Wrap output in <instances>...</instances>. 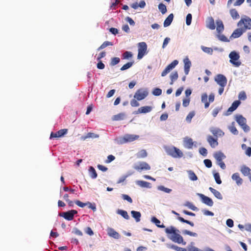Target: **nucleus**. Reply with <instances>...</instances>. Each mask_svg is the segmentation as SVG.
Here are the masks:
<instances>
[{
    "label": "nucleus",
    "instance_id": "obj_1",
    "mask_svg": "<svg viewBox=\"0 0 251 251\" xmlns=\"http://www.w3.org/2000/svg\"><path fill=\"white\" fill-rule=\"evenodd\" d=\"M165 232L167 234H172L169 237V238L174 242L178 244H183L185 245L186 243L183 242V237L178 233L179 231L176 229L174 226H171L169 227L166 228Z\"/></svg>",
    "mask_w": 251,
    "mask_h": 251
},
{
    "label": "nucleus",
    "instance_id": "obj_2",
    "mask_svg": "<svg viewBox=\"0 0 251 251\" xmlns=\"http://www.w3.org/2000/svg\"><path fill=\"white\" fill-rule=\"evenodd\" d=\"M229 62L234 67H238L241 65V62L239 60L240 55L235 51H231L229 54Z\"/></svg>",
    "mask_w": 251,
    "mask_h": 251
},
{
    "label": "nucleus",
    "instance_id": "obj_3",
    "mask_svg": "<svg viewBox=\"0 0 251 251\" xmlns=\"http://www.w3.org/2000/svg\"><path fill=\"white\" fill-rule=\"evenodd\" d=\"M137 59H141L147 53V45L144 42L139 43L138 44Z\"/></svg>",
    "mask_w": 251,
    "mask_h": 251
},
{
    "label": "nucleus",
    "instance_id": "obj_4",
    "mask_svg": "<svg viewBox=\"0 0 251 251\" xmlns=\"http://www.w3.org/2000/svg\"><path fill=\"white\" fill-rule=\"evenodd\" d=\"M244 25V27L242 28L244 30L246 31L248 29H251V19L249 17L246 18H242L238 23V26L241 27Z\"/></svg>",
    "mask_w": 251,
    "mask_h": 251
},
{
    "label": "nucleus",
    "instance_id": "obj_5",
    "mask_svg": "<svg viewBox=\"0 0 251 251\" xmlns=\"http://www.w3.org/2000/svg\"><path fill=\"white\" fill-rule=\"evenodd\" d=\"M77 213V211L76 210H71L67 212L60 213L59 216L68 221H71L74 219V215Z\"/></svg>",
    "mask_w": 251,
    "mask_h": 251
},
{
    "label": "nucleus",
    "instance_id": "obj_6",
    "mask_svg": "<svg viewBox=\"0 0 251 251\" xmlns=\"http://www.w3.org/2000/svg\"><path fill=\"white\" fill-rule=\"evenodd\" d=\"M148 95L147 91L143 89H138L134 94V98L138 100H141L144 99Z\"/></svg>",
    "mask_w": 251,
    "mask_h": 251
},
{
    "label": "nucleus",
    "instance_id": "obj_7",
    "mask_svg": "<svg viewBox=\"0 0 251 251\" xmlns=\"http://www.w3.org/2000/svg\"><path fill=\"white\" fill-rule=\"evenodd\" d=\"M178 61L177 60H174L171 63L169 64L161 73L162 76H166L178 64Z\"/></svg>",
    "mask_w": 251,
    "mask_h": 251
},
{
    "label": "nucleus",
    "instance_id": "obj_8",
    "mask_svg": "<svg viewBox=\"0 0 251 251\" xmlns=\"http://www.w3.org/2000/svg\"><path fill=\"white\" fill-rule=\"evenodd\" d=\"M215 81L220 86L225 87L227 83V80L225 76L219 74L215 78Z\"/></svg>",
    "mask_w": 251,
    "mask_h": 251
},
{
    "label": "nucleus",
    "instance_id": "obj_9",
    "mask_svg": "<svg viewBox=\"0 0 251 251\" xmlns=\"http://www.w3.org/2000/svg\"><path fill=\"white\" fill-rule=\"evenodd\" d=\"M134 168L138 171L142 170H150L151 169L150 166L146 162H140L138 165L134 166Z\"/></svg>",
    "mask_w": 251,
    "mask_h": 251
},
{
    "label": "nucleus",
    "instance_id": "obj_10",
    "mask_svg": "<svg viewBox=\"0 0 251 251\" xmlns=\"http://www.w3.org/2000/svg\"><path fill=\"white\" fill-rule=\"evenodd\" d=\"M139 138V135L126 134L123 136L122 140L123 141V143H127L133 142L135 140H138Z\"/></svg>",
    "mask_w": 251,
    "mask_h": 251
},
{
    "label": "nucleus",
    "instance_id": "obj_11",
    "mask_svg": "<svg viewBox=\"0 0 251 251\" xmlns=\"http://www.w3.org/2000/svg\"><path fill=\"white\" fill-rule=\"evenodd\" d=\"M67 132L68 129L66 128L60 129L55 133L52 132L50 135V139L62 137L67 134Z\"/></svg>",
    "mask_w": 251,
    "mask_h": 251
},
{
    "label": "nucleus",
    "instance_id": "obj_12",
    "mask_svg": "<svg viewBox=\"0 0 251 251\" xmlns=\"http://www.w3.org/2000/svg\"><path fill=\"white\" fill-rule=\"evenodd\" d=\"M199 196L201 198L202 202L206 205L209 206H212L213 205V201L211 198L202 194H199Z\"/></svg>",
    "mask_w": 251,
    "mask_h": 251
},
{
    "label": "nucleus",
    "instance_id": "obj_13",
    "mask_svg": "<svg viewBox=\"0 0 251 251\" xmlns=\"http://www.w3.org/2000/svg\"><path fill=\"white\" fill-rule=\"evenodd\" d=\"M210 132L212 134L216 137H222L225 134V133L219 128L212 127L210 129Z\"/></svg>",
    "mask_w": 251,
    "mask_h": 251
},
{
    "label": "nucleus",
    "instance_id": "obj_14",
    "mask_svg": "<svg viewBox=\"0 0 251 251\" xmlns=\"http://www.w3.org/2000/svg\"><path fill=\"white\" fill-rule=\"evenodd\" d=\"M152 107L150 106H142L138 108L137 111L135 112V114H138L140 113H147L152 110Z\"/></svg>",
    "mask_w": 251,
    "mask_h": 251
},
{
    "label": "nucleus",
    "instance_id": "obj_15",
    "mask_svg": "<svg viewBox=\"0 0 251 251\" xmlns=\"http://www.w3.org/2000/svg\"><path fill=\"white\" fill-rule=\"evenodd\" d=\"M207 141L209 143L210 146L212 148H215L218 145V142L217 139L214 138L211 135H208L207 137Z\"/></svg>",
    "mask_w": 251,
    "mask_h": 251
},
{
    "label": "nucleus",
    "instance_id": "obj_16",
    "mask_svg": "<svg viewBox=\"0 0 251 251\" xmlns=\"http://www.w3.org/2000/svg\"><path fill=\"white\" fill-rule=\"evenodd\" d=\"M246 31L243 28H236L231 34V37L234 38H237L241 36L242 34Z\"/></svg>",
    "mask_w": 251,
    "mask_h": 251
},
{
    "label": "nucleus",
    "instance_id": "obj_17",
    "mask_svg": "<svg viewBox=\"0 0 251 251\" xmlns=\"http://www.w3.org/2000/svg\"><path fill=\"white\" fill-rule=\"evenodd\" d=\"M172 213L174 214L175 215L177 216V219L181 222L186 223V224L190 225L191 226H194V224L193 222H192L188 220H185L183 218L180 217L179 214L178 213L176 212V211H175L174 210H172Z\"/></svg>",
    "mask_w": 251,
    "mask_h": 251
},
{
    "label": "nucleus",
    "instance_id": "obj_18",
    "mask_svg": "<svg viewBox=\"0 0 251 251\" xmlns=\"http://www.w3.org/2000/svg\"><path fill=\"white\" fill-rule=\"evenodd\" d=\"M235 118L236 121L240 126L246 124V119L244 118L242 115H236Z\"/></svg>",
    "mask_w": 251,
    "mask_h": 251
},
{
    "label": "nucleus",
    "instance_id": "obj_19",
    "mask_svg": "<svg viewBox=\"0 0 251 251\" xmlns=\"http://www.w3.org/2000/svg\"><path fill=\"white\" fill-rule=\"evenodd\" d=\"M184 72L186 75H187L189 74L190 68L191 66V61L188 58H185L184 59Z\"/></svg>",
    "mask_w": 251,
    "mask_h": 251
},
{
    "label": "nucleus",
    "instance_id": "obj_20",
    "mask_svg": "<svg viewBox=\"0 0 251 251\" xmlns=\"http://www.w3.org/2000/svg\"><path fill=\"white\" fill-rule=\"evenodd\" d=\"M193 140L189 137H186L184 139V145L187 149H192L193 146Z\"/></svg>",
    "mask_w": 251,
    "mask_h": 251
},
{
    "label": "nucleus",
    "instance_id": "obj_21",
    "mask_svg": "<svg viewBox=\"0 0 251 251\" xmlns=\"http://www.w3.org/2000/svg\"><path fill=\"white\" fill-rule=\"evenodd\" d=\"M232 178L235 180L238 185H240L243 183V179L240 177L238 173H234L232 176Z\"/></svg>",
    "mask_w": 251,
    "mask_h": 251
},
{
    "label": "nucleus",
    "instance_id": "obj_22",
    "mask_svg": "<svg viewBox=\"0 0 251 251\" xmlns=\"http://www.w3.org/2000/svg\"><path fill=\"white\" fill-rule=\"evenodd\" d=\"M217 27L216 30L218 33H220L224 30V25L223 22L221 20L216 21Z\"/></svg>",
    "mask_w": 251,
    "mask_h": 251
},
{
    "label": "nucleus",
    "instance_id": "obj_23",
    "mask_svg": "<svg viewBox=\"0 0 251 251\" xmlns=\"http://www.w3.org/2000/svg\"><path fill=\"white\" fill-rule=\"evenodd\" d=\"M108 234L115 239H119L120 236V234L112 228L108 229Z\"/></svg>",
    "mask_w": 251,
    "mask_h": 251
},
{
    "label": "nucleus",
    "instance_id": "obj_24",
    "mask_svg": "<svg viewBox=\"0 0 251 251\" xmlns=\"http://www.w3.org/2000/svg\"><path fill=\"white\" fill-rule=\"evenodd\" d=\"M174 18V15L173 14L171 13L170 14L167 18L165 19V20L164 22V26L167 27L169 26L172 23Z\"/></svg>",
    "mask_w": 251,
    "mask_h": 251
},
{
    "label": "nucleus",
    "instance_id": "obj_25",
    "mask_svg": "<svg viewBox=\"0 0 251 251\" xmlns=\"http://www.w3.org/2000/svg\"><path fill=\"white\" fill-rule=\"evenodd\" d=\"M99 137V135L98 134L92 132H89L87 133L86 135L82 136L81 137V139L82 140L84 141L88 138H98Z\"/></svg>",
    "mask_w": 251,
    "mask_h": 251
},
{
    "label": "nucleus",
    "instance_id": "obj_26",
    "mask_svg": "<svg viewBox=\"0 0 251 251\" xmlns=\"http://www.w3.org/2000/svg\"><path fill=\"white\" fill-rule=\"evenodd\" d=\"M178 77V74L176 71L173 72L170 75V78L171 81L170 82V85H173L175 81H176Z\"/></svg>",
    "mask_w": 251,
    "mask_h": 251
},
{
    "label": "nucleus",
    "instance_id": "obj_27",
    "mask_svg": "<svg viewBox=\"0 0 251 251\" xmlns=\"http://www.w3.org/2000/svg\"><path fill=\"white\" fill-rule=\"evenodd\" d=\"M214 157L216 159L217 162L223 160V159L226 158V156L224 155V154L221 151L215 152L214 154Z\"/></svg>",
    "mask_w": 251,
    "mask_h": 251
},
{
    "label": "nucleus",
    "instance_id": "obj_28",
    "mask_svg": "<svg viewBox=\"0 0 251 251\" xmlns=\"http://www.w3.org/2000/svg\"><path fill=\"white\" fill-rule=\"evenodd\" d=\"M242 174L245 176H249L251 175V170L247 166H243L240 170Z\"/></svg>",
    "mask_w": 251,
    "mask_h": 251
},
{
    "label": "nucleus",
    "instance_id": "obj_29",
    "mask_svg": "<svg viewBox=\"0 0 251 251\" xmlns=\"http://www.w3.org/2000/svg\"><path fill=\"white\" fill-rule=\"evenodd\" d=\"M209 190L217 199L219 200H222L223 199L221 194L218 191L211 187L209 188Z\"/></svg>",
    "mask_w": 251,
    "mask_h": 251
},
{
    "label": "nucleus",
    "instance_id": "obj_30",
    "mask_svg": "<svg viewBox=\"0 0 251 251\" xmlns=\"http://www.w3.org/2000/svg\"><path fill=\"white\" fill-rule=\"evenodd\" d=\"M126 116V115L124 113H120L117 115H114L112 118V120L113 121H121L125 119Z\"/></svg>",
    "mask_w": 251,
    "mask_h": 251
},
{
    "label": "nucleus",
    "instance_id": "obj_31",
    "mask_svg": "<svg viewBox=\"0 0 251 251\" xmlns=\"http://www.w3.org/2000/svg\"><path fill=\"white\" fill-rule=\"evenodd\" d=\"M131 214L132 217L135 219L136 222L140 221L141 214L140 212L132 210L131 211Z\"/></svg>",
    "mask_w": 251,
    "mask_h": 251
},
{
    "label": "nucleus",
    "instance_id": "obj_32",
    "mask_svg": "<svg viewBox=\"0 0 251 251\" xmlns=\"http://www.w3.org/2000/svg\"><path fill=\"white\" fill-rule=\"evenodd\" d=\"M241 102L239 100L234 101L231 106L228 109L227 112H233L238 107Z\"/></svg>",
    "mask_w": 251,
    "mask_h": 251
},
{
    "label": "nucleus",
    "instance_id": "obj_33",
    "mask_svg": "<svg viewBox=\"0 0 251 251\" xmlns=\"http://www.w3.org/2000/svg\"><path fill=\"white\" fill-rule=\"evenodd\" d=\"M229 13L232 19L234 20H237L240 18L239 14H238L237 11L234 8L230 9L229 11Z\"/></svg>",
    "mask_w": 251,
    "mask_h": 251
},
{
    "label": "nucleus",
    "instance_id": "obj_34",
    "mask_svg": "<svg viewBox=\"0 0 251 251\" xmlns=\"http://www.w3.org/2000/svg\"><path fill=\"white\" fill-rule=\"evenodd\" d=\"M207 27L211 30H213L215 28L214 20L212 17H210L208 19V22L207 24Z\"/></svg>",
    "mask_w": 251,
    "mask_h": 251
},
{
    "label": "nucleus",
    "instance_id": "obj_35",
    "mask_svg": "<svg viewBox=\"0 0 251 251\" xmlns=\"http://www.w3.org/2000/svg\"><path fill=\"white\" fill-rule=\"evenodd\" d=\"M148 153L145 150H141L136 154L137 158H143L147 156Z\"/></svg>",
    "mask_w": 251,
    "mask_h": 251
},
{
    "label": "nucleus",
    "instance_id": "obj_36",
    "mask_svg": "<svg viewBox=\"0 0 251 251\" xmlns=\"http://www.w3.org/2000/svg\"><path fill=\"white\" fill-rule=\"evenodd\" d=\"M117 213L121 215L126 220H128L129 219V216L128 215L127 212L124 210L122 209H118L117 211Z\"/></svg>",
    "mask_w": 251,
    "mask_h": 251
},
{
    "label": "nucleus",
    "instance_id": "obj_37",
    "mask_svg": "<svg viewBox=\"0 0 251 251\" xmlns=\"http://www.w3.org/2000/svg\"><path fill=\"white\" fill-rule=\"evenodd\" d=\"M201 101L204 103V107L207 108L209 106V102L207 101V95L204 93L201 95Z\"/></svg>",
    "mask_w": 251,
    "mask_h": 251
},
{
    "label": "nucleus",
    "instance_id": "obj_38",
    "mask_svg": "<svg viewBox=\"0 0 251 251\" xmlns=\"http://www.w3.org/2000/svg\"><path fill=\"white\" fill-rule=\"evenodd\" d=\"M175 147H168L166 149V151L167 153V154L174 158H175Z\"/></svg>",
    "mask_w": 251,
    "mask_h": 251
},
{
    "label": "nucleus",
    "instance_id": "obj_39",
    "mask_svg": "<svg viewBox=\"0 0 251 251\" xmlns=\"http://www.w3.org/2000/svg\"><path fill=\"white\" fill-rule=\"evenodd\" d=\"M228 129L234 135H237L238 134V131L235 126V123L233 122L231 123V126H228Z\"/></svg>",
    "mask_w": 251,
    "mask_h": 251
},
{
    "label": "nucleus",
    "instance_id": "obj_40",
    "mask_svg": "<svg viewBox=\"0 0 251 251\" xmlns=\"http://www.w3.org/2000/svg\"><path fill=\"white\" fill-rule=\"evenodd\" d=\"M89 172L91 177L93 179H95L97 177V172L93 167H90L89 169Z\"/></svg>",
    "mask_w": 251,
    "mask_h": 251
},
{
    "label": "nucleus",
    "instance_id": "obj_41",
    "mask_svg": "<svg viewBox=\"0 0 251 251\" xmlns=\"http://www.w3.org/2000/svg\"><path fill=\"white\" fill-rule=\"evenodd\" d=\"M136 184L142 187L145 188L149 187L150 185V183L143 180H138L136 181Z\"/></svg>",
    "mask_w": 251,
    "mask_h": 251
},
{
    "label": "nucleus",
    "instance_id": "obj_42",
    "mask_svg": "<svg viewBox=\"0 0 251 251\" xmlns=\"http://www.w3.org/2000/svg\"><path fill=\"white\" fill-rule=\"evenodd\" d=\"M151 221L158 227L164 228L165 227L163 224L160 225L161 222L155 217H152Z\"/></svg>",
    "mask_w": 251,
    "mask_h": 251
},
{
    "label": "nucleus",
    "instance_id": "obj_43",
    "mask_svg": "<svg viewBox=\"0 0 251 251\" xmlns=\"http://www.w3.org/2000/svg\"><path fill=\"white\" fill-rule=\"evenodd\" d=\"M187 173L188 174L189 177L190 179L192 181H196L198 179V177L195 173L192 170L187 171Z\"/></svg>",
    "mask_w": 251,
    "mask_h": 251
},
{
    "label": "nucleus",
    "instance_id": "obj_44",
    "mask_svg": "<svg viewBox=\"0 0 251 251\" xmlns=\"http://www.w3.org/2000/svg\"><path fill=\"white\" fill-rule=\"evenodd\" d=\"M133 56V54L130 51H126L123 53L122 54V59H128L129 58H132Z\"/></svg>",
    "mask_w": 251,
    "mask_h": 251
},
{
    "label": "nucleus",
    "instance_id": "obj_45",
    "mask_svg": "<svg viewBox=\"0 0 251 251\" xmlns=\"http://www.w3.org/2000/svg\"><path fill=\"white\" fill-rule=\"evenodd\" d=\"M158 9L162 14H164L167 12L166 6L163 3H160L158 5Z\"/></svg>",
    "mask_w": 251,
    "mask_h": 251
},
{
    "label": "nucleus",
    "instance_id": "obj_46",
    "mask_svg": "<svg viewBox=\"0 0 251 251\" xmlns=\"http://www.w3.org/2000/svg\"><path fill=\"white\" fill-rule=\"evenodd\" d=\"M134 62H129L124 65L120 69L121 71H124L130 68L133 64Z\"/></svg>",
    "mask_w": 251,
    "mask_h": 251
},
{
    "label": "nucleus",
    "instance_id": "obj_47",
    "mask_svg": "<svg viewBox=\"0 0 251 251\" xmlns=\"http://www.w3.org/2000/svg\"><path fill=\"white\" fill-rule=\"evenodd\" d=\"M112 45H113V44L112 42H109V41H105L98 48V50H102V49L106 48V47H107L108 46H112Z\"/></svg>",
    "mask_w": 251,
    "mask_h": 251
},
{
    "label": "nucleus",
    "instance_id": "obj_48",
    "mask_svg": "<svg viewBox=\"0 0 251 251\" xmlns=\"http://www.w3.org/2000/svg\"><path fill=\"white\" fill-rule=\"evenodd\" d=\"M175 158H180L183 156V154L179 149L176 147L175 150Z\"/></svg>",
    "mask_w": 251,
    "mask_h": 251
},
{
    "label": "nucleus",
    "instance_id": "obj_49",
    "mask_svg": "<svg viewBox=\"0 0 251 251\" xmlns=\"http://www.w3.org/2000/svg\"><path fill=\"white\" fill-rule=\"evenodd\" d=\"M120 59L119 57H113L111 59V62H110V64L111 66H115V65H117V64H118L120 62Z\"/></svg>",
    "mask_w": 251,
    "mask_h": 251
},
{
    "label": "nucleus",
    "instance_id": "obj_50",
    "mask_svg": "<svg viewBox=\"0 0 251 251\" xmlns=\"http://www.w3.org/2000/svg\"><path fill=\"white\" fill-rule=\"evenodd\" d=\"M195 111H191L188 114V115L187 116L186 118V121L188 122V123H191V120L194 117V116H195Z\"/></svg>",
    "mask_w": 251,
    "mask_h": 251
},
{
    "label": "nucleus",
    "instance_id": "obj_51",
    "mask_svg": "<svg viewBox=\"0 0 251 251\" xmlns=\"http://www.w3.org/2000/svg\"><path fill=\"white\" fill-rule=\"evenodd\" d=\"M201 49L204 52L207 53L212 54L213 53V49L211 48L202 46Z\"/></svg>",
    "mask_w": 251,
    "mask_h": 251
},
{
    "label": "nucleus",
    "instance_id": "obj_52",
    "mask_svg": "<svg viewBox=\"0 0 251 251\" xmlns=\"http://www.w3.org/2000/svg\"><path fill=\"white\" fill-rule=\"evenodd\" d=\"M169 248L171 249H174L177 251H186V250L184 248H182L181 247H179L176 245H172L169 246Z\"/></svg>",
    "mask_w": 251,
    "mask_h": 251
},
{
    "label": "nucleus",
    "instance_id": "obj_53",
    "mask_svg": "<svg viewBox=\"0 0 251 251\" xmlns=\"http://www.w3.org/2000/svg\"><path fill=\"white\" fill-rule=\"evenodd\" d=\"M214 177L217 184H220L222 183V180H221L220 176L218 173H214Z\"/></svg>",
    "mask_w": 251,
    "mask_h": 251
},
{
    "label": "nucleus",
    "instance_id": "obj_54",
    "mask_svg": "<svg viewBox=\"0 0 251 251\" xmlns=\"http://www.w3.org/2000/svg\"><path fill=\"white\" fill-rule=\"evenodd\" d=\"M182 233L185 235H189L191 236L196 237L198 234L195 232H193L187 230H183L182 231Z\"/></svg>",
    "mask_w": 251,
    "mask_h": 251
},
{
    "label": "nucleus",
    "instance_id": "obj_55",
    "mask_svg": "<svg viewBox=\"0 0 251 251\" xmlns=\"http://www.w3.org/2000/svg\"><path fill=\"white\" fill-rule=\"evenodd\" d=\"M238 98L240 100H244L247 99L246 94L244 91H241L239 93Z\"/></svg>",
    "mask_w": 251,
    "mask_h": 251
},
{
    "label": "nucleus",
    "instance_id": "obj_56",
    "mask_svg": "<svg viewBox=\"0 0 251 251\" xmlns=\"http://www.w3.org/2000/svg\"><path fill=\"white\" fill-rule=\"evenodd\" d=\"M192 15L190 13H189L187 15L186 18V24L187 25H189L191 24L192 21Z\"/></svg>",
    "mask_w": 251,
    "mask_h": 251
},
{
    "label": "nucleus",
    "instance_id": "obj_57",
    "mask_svg": "<svg viewBox=\"0 0 251 251\" xmlns=\"http://www.w3.org/2000/svg\"><path fill=\"white\" fill-rule=\"evenodd\" d=\"M186 205L190 209L196 211L198 210L197 207H196L192 203L188 202L186 203Z\"/></svg>",
    "mask_w": 251,
    "mask_h": 251
},
{
    "label": "nucleus",
    "instance_id": "obj_58",
    "mask_svg": "<svg viewBox=\"0 0 251 251\" xmlns=\"http://www.w3.org/2000/svg\"><path fill=\"white\" fill-rule=\"evenodd\" d=\"M152 94L154 96H160L162 94V90L160 88H155L152 92Z\"/></svg>",
    "mask_w": 251,
    "mask_h": 251
},
{
    "label": "nucleus",
    "instance_id": "obj_59",
    "mask_svg": "<svg viewBox=\"0 0 251 251\" xmlns=\"http://www.w3.org/2000/svg\"><path fill=\"white\" fill-rule=\"evenodd\" d=\"M122 198L124 200L127 201L129 203L132 202V199L127 195L126 194H122Z\"/></svg>",
    "mask_w": 251,
    "mask_h": 251
},
{
    "label": "nucleus",
    "instance_id": "obj_60",
    "mask_svg": "<svg viewBox=\"0 0 251 251\" xmlns=\"http://www.w3.org/2000/svg\"><path fill=\"white\" fill-rule=\"evenodd\" d=\"M203 163L205 166L208 168L212 167V162L210 159H206L204 160Z\"/></svg>",
    "mask_w": 251,
    "mask_h": 251
},
{
    "label": "nucleus",
    "instance_id": "obj_61",
    "mask_svg": "<svg viewBox=\"0 0 251 251\" xmlns=\"http://www.w3.org/2000/svg\"><path fill=\"white\" fill-rule=\"evenodd\" d=\"M73 232L78 236H81L83 235L82 231L75 227L73 229Z\"/></svg>",
    "mask_w": 251,
    "mask_h": 251
},
{
    "label": "nucleus",
    "instance_id": "obj_62",
    "mask_svg": "<svg viewBox=\"0 0 251 251\" xmlns=\"http://www.w3.org/2000/svg\"><path fill=\"white\" fill-rule=\"evenodd\" d=\"M75 203L78 206L80 207H84V206L87 205L86 202L83 203L78 200H76L75 201Z\"/></svg>",
    "mask_w": 251,
    "mask_h": 251
},
{
    "label": "nucleus",
    "instance_id": "obj_63",
    "mask_svg": "<svg viewBox=\"0 0 251 251\" xmlns=\"http://www.w3.org/2000/svg\"><path fill=\"white\" fill-rule=\"evenodd\" d=\"M86 203V206H88L89 208L92 209L93 211H95L96 210V207L95 204H92L89 201L87 202Z\"/></svg>",
    "mask_w": 251,
    "mask_h": 251
},
{
    "label": "nucleus",
    "instance_id": "obj_64",
    "mask_svg": "<svg viewBox=\"0 0 251 251\" xmlns=\"http://www.w3.org/2000/svg\"><path fill=\"white\" fill-rule=\"evenodd\" d=\"M115 159V157L113 155H109L107 156V159L105 160V163H109Z\"/></svg>",
    "mask_w": 251,
    "mask_h": 251
}]
</instances>
